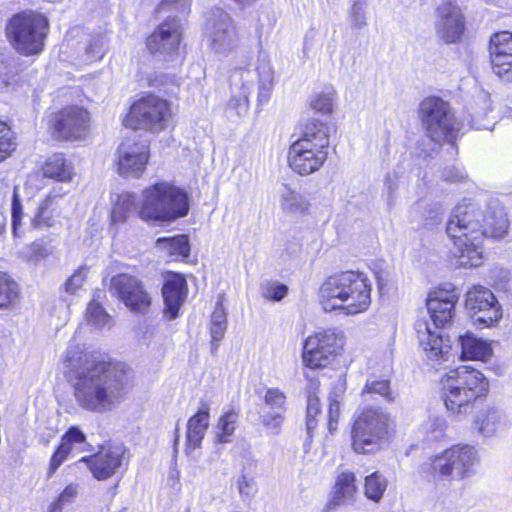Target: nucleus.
Returning a JSON list of instances; mask_svg holds the SVG:
<instances>
[{
  "label": "nucleus",
  "instance_id": "obj_1",
  "mask_svg": "<svg viewBox=\"0 0 512 512\" xmlns=\"http://www.w3.org/2000/svg\"><path fill=\"white\" fill-rule=\"evenodd\" d=\"M134 386V372L123 361L110 357L86 360L73 385L74 396L85 410L103 413L121 402Z\"/></svg>",
  "mask_w": 512,
  "mask_h": 512
},
{
  "label": "nucleus",
  "instance_id": "obj_2",
  "mask_svg": "<svg viewBox=\"0 0 512 512\" xmlns=\"http://www.w3.org/2000/svg\"><path fill=\"white\" fill-rule=\"evenodd\" d=\"M508 228L509 220L503 212L485 214L470 203L457 205L446 223V233L455 248L459 266L465 268L479 266L485 239H500Z\"/></svg>",
  "mask_w": 512,
  "mask_h": 512
},
{
  "label": "nucleus",
  "instance_id": "obj_3",
  "mask_svg": "<svg viewBox=\"0 0 512 512\" xmlns=\"http://www.w3.org/2000/svg\"><path fill=\"white\" fill-rule=\"evenodd\" d=\"M142 200L136 209L132 192L118 193L112 200L110 223L120 225L136 215L146 223L173 222L189 213L188 192L172 181H157L142 190Z\"/></svg>",
  "mask_w": 512,
  "mask_h": 512
},
{
  "label": "nucleus",
  "instance_id": "obj_4",
  "mask_svg": "<svg viewBox=\"0 0 512 512\" xmlns=\"http://www.w3.org/2000/svg\"><path fill=\"white\" fill-rule=\"evenodd\" d=\"M317 296L318 303L325 312L338 311L354 316L370 308L372 283L362 271H337L322 281Z\"/></svg>",
  "mask_w": 512,
  "mask_h": 512
},
{
  "label": "nucleus",
  "instance_id": "obj_5",
  "mask_svg": "<svg viewBox=\"0 0 512 512\" xmlns=\"http://www.w3.org/2000/svg\"><path fill=\"white\" fill-rule=\"evenodd\" d=\"M490 380L479 369L464 364L448 369L438 380L440 399L453 416H468L490 394Z\"/></svg>",
  "mask_w": 512,
  "mask_h": 512
},
{
  "label": "nucleus",
  "instance_id": "obj_6",
  "mask_svg": "<svg viewBox=\"0 0 512 512\" xmlns=\"http://www.w3.org/2000/svg\"><path fill=\"white\" fill-rule=\"evenodd\" d=\"M396 433V420L390 413L380 406H361L350 421V447L358 455H375L390 446Z\"/></svg>",
  "mask_w": 512,
  "mask_h": 512
},
{
  "label": "nucleus",
  "instance_id": "obj_7",
  "mask_svg": "<svg viewBox=\"0 0 512 512\" xmlns=\"http://www.w3.org/2000/svg\"><path fill=\"white\" fill-rule=\"evenodd\" d=\"M300 135L290 143L287 165L298 176H309L322 169L329 156L330 126L316 118L299 124Z\"/></svg>",
  "mask_w": 512,
  "mask_h": 512
},
{
  "label": "nucleus",
  "instance_id": "obj_8",
  "mask_svg": "<svg viewBox=\"0 0 512 512\" xmlns=\"http://www.w3.org/2000/svg\"><path fill=\"white\" fill-rule=\"evenodd\" d=\"M51 32L48 15L38 9H22L6 21L4 34L11 48L22 57H37L47 45Z\"/></svg>",
  "mask_w": 512,
  "mask_h": 512
},
{
  "label": "nucleus",
  "instance_id": "obj_9",
  "mask_svg": "<svg viewBox=\"0 0 512 512\" xmlns=\"http://www.w3.org/2000/svg\"><path fill=\"white\" fill-rule=\"evenodd\" d=\"M176 110L168 99L147 92L131 103L122 123L134 131L159 134L175 128Z\"/></svg>",
  "mask_w": 512,
  "mask_h": 512
},
{
  "label": "nucleus",
  "instance_id": "obj_10",
  "mask_svg": "<svg viewBox=\"0 0 512 512\" xmlns=\"http://www.w3.org/2000/svg\"><path fill=\"white\" fill-rule=\"evenodd\" d=\"M479 456L474 446L454 444L429 458L422 467V473L430 482L454 478L463 480L476 473Z\"/></svg>",
  "mask_w": 512,
  "mask_h": 512
},
{
  "label": "nucleus",
  "instance_id": "obj_11",
  "mask_svg": "<svg viewBox=\"0 0 512 512\" xmlns=\"http://www.w3.org/2000/svg\"><path fill=\"white\" fill-rule=\"evenodd\" d=\"M418 116L425 135L432 142L456 146L462 124L456 119L447 101L438 96L424 98L419 104Z\"/></svg>",
  "mask_w": 512,
  "mask_h": 512
},
{
  "label": "nucleus",
  "instance_id": "obj_12",
  "mask_svg": "<svg viewBox=\"0 0 512 512\" xmlns=\"http://www.w3.org/2000/svg\"><path fill=\"white\" fill-rule=\"evenodd\" d=\"M46 130L57 143H75L91 134L92 114L83 105L67 104L50 111L44 118Z\"/></svg>",
  "mask_w": 512,
  "mask_h": 512
},
{
  "label": "nucleus",
  "instance_id": "obj_13",
  "mask_svg": "<svg viewBox=\"0 0 512 512\" xmlns=\"http://www.w3.org/2000/svg\"><path fill=\"white\" fill-rule=\"evenodd\" d=\"M344 344V335L335 329L329 328L312 333L303 342V366L314 371L327 368L342 354Z\"/></svg>",
  "mask_w": 512,
  "mask_h": 512
},
{
  "label": "nucleus",
  "instance_id": "obj_14",
  "mask_svg": "<svg viewBox=\"0 0 512 512\" xmlns=\"http://www.w3.org/2000/svg\"><path fill=\"white\" fill-rule=\"evenodd\" d=\"M150 141L135 135L126 137L117 150L116 168L124 178H140L150 161Z\"/></svg>",
  "mask_w": 512,
  "mask_h": 512
},
{
  "label": "nucleus",
  "instance_id": "obj_15",
  "mask_svg": "<svg viewBox=\"0 0 512 512\" xmlns=\"http://www.w3.org/2000/svg\"><path fill=\"white\" fill-rule=\"evenodd\" d=\"M110 290L131 312L146 314L152 306V296L144 282L129 273L114 275Z\"/></svg>",
  "mask_w": 512,
  "mask_h": 512
},
{
  "label": "nucleus",
  "instance_id": "obj_16",
  "mask_svg": "<svg viewBox=\"0 0 512 512\" xmlns=\"http://www.w3.org/2000/svg\"><path fill=\"white\" fill-rule=\"evenodd\" d=\"M458 301V289L450 282L440 283L428 292L426 307L436 327L443 328L452 322Z\"/></svg>",
  "mask_w": 512,
  "mask_h": 512
},
{
  "label": "nucleus",
  "instance_id": "obj_17",
  "mask_svg": "<svg viewBox=\"0 0 512 512\" xmlns=\"http://www.w3.org/2000/svg\"><path fill=\"white\" fill-rule=\"evenodd\" d=\"M465 308L473 316L479 315L475 324L482 327H492L502 318L501 306L495 295L482 285H474L466 292Z\"/></svg>",
  "mask_w": 512,
  "mask_h": 512
},
{
  "label": "nucleus",
  "instance_id": "obj_18",
  "mask_svg": "<svg viewBox=\"0 0 512 512\" xmlns=\"http://www.w3.org/2000/svg\"><path fill=\"white\" fill-rule=\"evenodd\" d=\"M183 40L182 26L176 17H167L146 37L145 46L151 55L179 54Z\"/></svg>",
  "mask_w": 512,
  "mask_h": 512
},
{
  "label": "nucleus",
  "instance_id": "obj_19",
  "mask_svg": "<svg viewBox=\"0 0 512 512\" xmlns=\"http://www.w3.org/2000/svg\"><path fill=\"white\" fill-rule=\"evenodd\" d=\"M126 448L121 445L101 447L96 453L83 456L80 462L87 465L96 480L104 481L114 476L126 464Z\"/></svg>",
  "mask_w": 512,
  "mask_h": 512
},
{
  "label": "nucleus",
  "instance_id": "obj_20",
  "mask_svg": "<svg viewBox=\"0 0 512 512\" xmlns=\"http://www.w3.org/2000/svg\"><path fill=\"white\" fill-rule=\"evenodd\" d=\"M67 191L61 187H53L39 202L31 219L35 229L52 228L60 223L65 208L69 205Z\"/></svg>",
  "mask_w": 512,
  "mask_h": 512
},
{
  "label": "nucleus",
  "instance_id": "obj_21",
  "mask_svg": "<svg viewBox=\"0 0 512 512\" xmlns=\"http://www.w3.org/2000/svg\"><path fill=\"white\" fill-rule=\"evenodd\" d=\"M488 54L492 71L498 77L512 82V32H494L488 41Z\"/></svg>",
  "mask_w": 512,
  "mask_h": 512
},
{
  "label": "nucleus",
  "instance_id": "obj_22",
  "mask_svg": "<svg viewBox=\"0 0 512 512\" xmlns=\"http://www.w3.org/2000/svg\"><path fill=\"white\" fill-rule=\"evenodd\" d=\"M162 284V297L164 302V313L170 319L179 315L180 308L186 301L188 295V283L186 276L181 272L164 271Z\"/></svg>",
  "mask_w": 512,
  "mask_h": 512
},
{
  "label": "nucleus",
  "instance_id": "obj_23",
  "mask_svg": "<svg viewBox=\"0 0 512 512\" xmlns=\"http://www.w3.org/2000/svg\"><path fill=\"white\" fill-rule=\"evenodd\" d=\"M439 22L437 33L447 44L458 43L466 30L465 17L458 5L445 1L437 8Z\"/></svg>",
  "mask_w": 512,
  "mask_h": 512
},
{
  "label": "nucleus",
  "instance_id": "obj_24",
  "mask_svg": "<svg viewBox=\"0 0 512 512\" xmlns=\"http://www.w3.org/2000/svg\"><path fill=\"white\" fill-rule=\"evenodd\" d=\"M357 495L358 485L355 473L350 470L342 471L335 478L322 512H332L343 505L353 503Z\"/></svg>",
  "mask_w": 512,
  "mask_h": 512
},
{
  "label": "nucleus",
  "instance_id": "obj_25",
  "mask_svg": "<svg viewBox=\"0 0 512 512\" xmlns=\"http://www.w3.org/2000/svg\"><path fill=\"white\" fill-rule=\"evenodd\" d=\"M85 433L78 426H70L61 436L55 447L47 468V477H52L59 467L68 459L74 445H81L86 442Z\"/></svg>",
  "mask_w": 512,
  "mask_h": 512
},
{
  "label": "nucleus",
  "instance_id": "obj_26",
  "mask_svg": "<svg viewBox=\"0 0 512 512\" xmlns=\"http://www.w3.org/2000/svg\"><path fill=\"white\" fill-rule=\"evenodd\" d=\"M41 175L60 183H69L74 177L73 163L64 153L54 152L47 156L40 166Z\"/></svg>",
  "mask_w": 512,
  "mask_h": 512
},
{
  "label": "nucleus",
  "instance_id": "obj_27",
  "mask_svg": "<svg viewBox=\"0 0 512 512\" xmlns=\"http://www.w3.org/2000/svg\"><path fill=\"white\" fill-rule=\"evenodd\" d=\"M210 408L207 402H202L200 408L187 421L186 449L199 448L209 427Z\"/></svg>",
  "mask_w": 512,
  "mask_h": 512
},
{
  "label": "nucleus",
  "instance_id": "obj_28",
  "mask_svg": "<svg viewBox=\"0 0 512 512\" xmlns=\"http://www.w3.org/2000/svg\"><path fill=\"white\" fill-rule=\"evenodd\" d=\"M155 246L170 262H184L190 257L191 245L187 234L160 237Z\"/></svg>",
  "mask_w": 512,
  "mask_h": 512
},
{
  "label": "nucleus",
  "instance_id": "obj_29",
  "mask_svg": "<svg viewBox=\"0 0 512 512\" xmlns=\"http://www.w3.org/2000/svg\"><path fill=\"white\" fill-rule=\"evenodd\" d=\"M458 341L461 347V360L486 362L493 354L491 344L475 337L472 333L460 335Z\"/></svg>",
  "mask_w": 512,
  "mask_h": 512
},
{
  "label": "nucleus",
  "instance_id": "obj_30",
  "mask_svg": "<svg viewBox=\"0 0 512 512\" xmlns=\"http://www.w3.org/2000/svg\"><path fill=\"white\" fill-rule=\"evenodd\" d=\"M20 298L19 284L7 272L0 270V310L15 308L20 302Z\"/></svg>",
  "mask_w": 512,
  "mask_h": 512
},
{
  "label": "nucleus",
  "instance_id": "obj_31",
  "mask_svg": "<svg viewBox=\"0 0 512 512\" xmlns=\"http://www.w3.org/2000/svg\"><path fill=\"white\" fill-rule=\"evenodd\" d=\"M360 395L380 396L387 403H394L397 399V393L392 388L391 379L389 376L375 377L371 376L366 380Z\"/></svg>",
  "mask_w": 512,
  "mask_h": 512
},
{
  "label": "nucleus",
  "instance_id": "obj_32",
  "mask_svg": "<svg viewBox=\"0 0 512 512\" xmlns=\"http://www.w3.org/2000/svg\"><path fill=\"white\" fill-rule=\"evenodd\" d=\"M420 343L429 360L435 362L447 360V355L451 347L444 345L443 338L440 334L427 329L426 337L421 339Z\"/></svg>",
  "mask_w": 512,
  "mask_h": 512
},
{
  "label": "nucleus",
  "instance_id": "obj_33",
  "mask_svg": "<svg viewBox=\"0 0 512 512\" xmlns=\"http://www.w3.org/2000/svg\"><path fill=\"white\" fill-rule=\"evenodd\" d=\"M238 420L239 411L233 408L220 415L216 425L217 432L215 440L217 443L224 444L232 441Z\"/></svg>",
  "mask_w": 512,
  "mask_h": 512
},
{
  "label": "nucleus",
  "instance_id": "obj_34",
  "mask_svg": "<svg viewBox=\"0 0 512 512\" xmlns=\"http://www.w3.org/2000/svg\"><path fill=\"white\" fill-rule=\"evenodd\" d=\"M17 147V133L8 122L0 119V164L11 158Z\"/></svg>",
  "mask_w": 512,
  "mask_h": 512
},
{
  "label": "nucleus",
  "instance_id": "obj_35",
  "mask_svg": "<svg viewBox=\"0 0 512 512\" xmlns=\"http://www.w3.org/2000/svg\"><path fill=\"white\" fill-rule=\"evenodd\" d=\"M387 486L386 477L379 471H374L364 479V495L368 500L378 503L383 498Z\"/></svg>",
  "mask_w": 512,
  "mask_h": 512
},
{
  "label": "nucleus",
  "instance_id": "obj_36",
  "mask_svg": "<svg viewBox=\"0 0 512 512\" xmlns=\"http://www.w3.org/2000/svg\"><path fill=\"white\" fill-rule=\"evenodd\" d=\"M105 298L106 294L104 291L98 289L94 292L93 299L88 303L86 308L87 321L101 326L110 322L111 317L101 304V301Z\"/></svg>",
  "mask_w": 512,
  "mask_h": 512
},
{
  "label": "nucleus",
  "instance_id": "obj_37",
  "mask_svg": "<svg viewBox=\"0 0 512 512\" xmlns=\"http://www.w3.org/2000/svg\"><path fill=\"white\" fill-rule=\"evenodd\" d=\"M281 208L286 213L306 216L310 211V203L295 190L288 189L282 196Z\"/></svg>",
  "mask_w": 512,
  "mask_h": 512
},
{
  "label": "nucleus",
  "instance_id": "obj_38",
  "mask_svg": "<svg viewBox=\"0 0 512 512\" xmlns=\"http://www.w3.org/2000/svg\"><path fill=\"white\" fill-rule=\"evenodd\" d=\"M53 253L51 239L48 237H41L35 239L26 248V255L29 261L35 263L45 260Z\"/></svg>",
  "mask_w": 512,
  "mask_h": 512
},
{
  "label": "nucleus",
  "instance_id": "obj_39",
  "mask_svg": "<svg viewBox=\"0 0 512 512\" xmlns=\"http://www.w3.org/2000/svg\"><path fill=\"white\" fill-rule=\"evenodd\" d=\"M322 414L320 397L307 398L305 424L308 437L311 440L313 433L318 426V418Z\"/></svg>",
  "mask_w": 512,
  "mask_h": 512
},
{
  "label": "nucleus",
  "instance_id": "obj_40",
  "mask_svg": "<svg viewBox=\"0 0 512 512\" xmlns=\"http://www.w3.org/2000/svg\"><path fill=\"white\" fill-rule=\"evenodd\" d=\"M263 400L265 405L276 412L285 413L287 410V396L279 388H268Z\"/></svg>",
  "mask_w": 512,
  "mask_h": 512
},
{
  "label": "nucleus",
  "instance_id": "obj_41",
  "mask_svg": "<svg viewBox=\"0 0 512 512\" xmlns=\"http://www.w3.org/2000/svg\"><path fill=\"white\" fill-rule=\"evenodd\" d=\"M260 424L263 428L271 434L277 435L280 433L282 425L285 420V413L283 412H267L260 415Z\"/></svg>",
  "mask_w": 512,
  "mask_h": 512
},
{
  "label": "nucleus",
  "instance_id": "obj_42",
  "mask_svg": "<svg viewBox=\"0 0 512 512\" xmlns=\"http://www.w3.org/2000/svg\"><path fill=\"white\" fill-rule=\"evenodd\" d=\"M340 418L341 402L336 397L330 396L327 408V428L330 434L338 430Z\"/></svg>",
  "mask_w": 512,
  "mask_h": 512
},
{
  "label": "nucleus",
  "instance_id": "obj_43",
  "mask_svg": "<svg viewBox=\"0 0 512 512\" xmlns=\"http://www.w3.org/2000/svg\"><path fill=\"white\" fill-rule=\"evenodd\" d=\"M288 294V287L278 282H268L262 289V296L269 301H281Z\"/></svg>",
  "mask_w": 512,
  "mask_h": 512
},
{
  "label": "nucleus",
  "instance_id": "obj_44",
  "mask_svg": "<svg viewBox=\"0 0 512 512\" xmlns=\"http://www.w3.org/2000/svg\"><path fill=\"white\" fill-rule=\"evenodd\" d=\"M23 216L24 212L22 203L20 201L18 194L14 192L11 202V222L13 233L15 236L17 235V231L21 227Z\"/></svg>",
  "mask_w": 512,
  "mask_h": 512
},
{
  "label": "nucleus",
  "instance_id": "obj_45",
  "mask_svg": "<svg viewBox=\"0 0 512 512\" xmlns=\"http://www.w3.org/2000/svg\"><path fill=\"white\" fill-rule=\"evenodd\" d=\"M237 488L242 497H253L258 489L255 479L246 474H241L237 480Z\"/></svg>",
  "mask_w": 512,
  "mask_h": 512
},
{
  "label": "nucleus",
  "instance_id": "obj_46",
  "mask_svg": "<svg viewBox=\"0 0 512 512\" xmlns=\"http://www.w3.org/2000/svg\"><path fill=\"white\" fill-rule=\"evenodd\" d=\"M310 107L322 114H331L333 111L332 98L327 94H317L311 99Z\"/></svg>",
  "mask_w": 512,
  "mask_h": 512
},
{
  "label": "nucleus",
  "instance_id": "obj_47",
  "mask_svg": "<svg viewBox=\"0 0 512 512\" xmlns=\"http://www.w3.org/2000/svg\"><path fill=\"white\" fill-rule=\"evenodd\" d=\"M76 495L77 486L74 484H69L63 489V491L51 504H57L59 510L63 511V505L72 502Z\"/></svg>",
  "mask_w": 512,
  "mask_h": 512
},
{
  "label": "nucleus",
  "instance_id": "obj_48",
  "mask_svg": "<svg viewBox=\"0 0 512 512\" xmlns=\"http://www.w3.org/2000/svg\"><path fill=\"white\" fill-rule=\"evenodd\" d=\"M229 105L238 115L246 114L249 110L248 95L243 92L238 96H232L229 101Z\"/></svg>",
  "mask_w": 512,
  "mask_h": 512
},
{
  "label": "nucleus",
  "instance_id": "obj_49",
  "mask_svg": "<svg viewBox=\"0 0 512 512\" xmlns=\"http://www.w3.org/2000/svg\"><path fill=\"white\" fill-rule=\"evenodd\" d=\"M84 281L85 275L82 273L81 269H79L67 279L65 283L66 290L70 293H74L76 290L82 287Z\"/></svg>",
  "mask_w": 512,
  "mask_h": 512
},
{
  "label": "nucleus",
  "instance_id": "obj_50",
  "mask_svg": "<svg viewBox=\"0 0 512 512\" xmlns=\"http://www.w3.org/2000/svg\"><path fill=\"white\" fill-rule=\"evenodd\" d=\"M305 379L307 381L306 398L319 397L321 390V382L319 378L306 375Z\"/></svg>",
  "mask_w": 512,
  "mask_h": 512
},
{
  "label": "nucleus",
  "instance_id": "obj_51",
  "mask_svg": "<svg viewBox=\"0 0 512 512\" xmlns=\"http://www.w3.org/2000/svg\"><path fill=\"white\" fill-rule=\"evenodd\" d=\"M226 327L222 324H211L210 325V334H211V342L215 349L218 348L219 342L223 339Z\"/></svg>",
  "mask_w": 512,
  "mask_h": 512
},
{
  "label": "nucleus",
  "instance_id": "obj_52",
  "mask_svg": "<svg viewBox=\"0 0 512 512\" xmlns=\"http://www.w3.org/2000/svg\"><path fill=\"white\" fill-rule=\"evenodd\" d=\"M211 324H222L227 326V317L221 301H218L211 315Z\"/></svg>",
  "mask_w": 512,
  "mask_h": 512
},
{
  "label": "nucleus",
  "instance_id": "obj_53",
  "mask_svg": "<svg viewBox=\"0 0 512 512\" xmlns=\"http://www.w3.org/2000/svg\"><path fill=\"white\" fill-rule=\"evenodd\" d=\"M444 179L448 182L454 183L463 182L467 179V175L463 171L455 167H452L450 169L445 170Z\"/></svg>",
  "mask_w": 512,
  "mask_h": 512
},
{
  "label": "nucleus",
  "instance_id": "obj_54",
  "mask_svg": "<svg viewBox=\"0 0 512 512\" xmlns=\"http://www.w3.org/2000/svg\"><path fill=\"white\" fill-rule=\"evenodd\" d=\"M165 75L159 74V75H153L148 78V86L149 87H159L164 83Z\"/></svg>",
  "mask_w": 512,
  "mask_h": 512
},
{
  "label": "nucleus",
  "instance_id": "obj_55",
  "mask_svg": "<svg viewBox=\"0 0 512 512\" xmlns=\"http://www.w3.org/2000/svg\"><path fill=\"white\" fill-rule=\"evenodd\" d=\"M48 512H63V511L59 510V508L57 507V504H51L49 506Z\"/></svg>",
  "mask_w": 512,
  "mask_h": 512
},
{
  "label": "nucleus",
  "instance_id": "obj_56",
  "mask_svg": "<svg viewBox=\"0 0 512 512\" xmlns=\"http://www.w3.org/2000/svg\"><path fill=\"white\" fill-rule=\"evenodd\" d=\"M376 278H377L378 286H379V288L381 289V288H382V286H383V284H382V283H381V281H380V277H379V276H377Z\"/></svg>",
  "mask_w": 512,
  "mask_h": 512
}]
</instances>
